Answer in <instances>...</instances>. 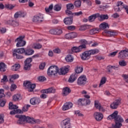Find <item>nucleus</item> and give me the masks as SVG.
Returning a JSON list of instances; mask_svg holds the SVG:
<instances>
[{"mask_svg":"<svg viewBox=\"0 0 128 128\" xmlns=\"http://www.w3.org/2000/svg\"><path fill=\"white\" fill-rule=\"evenodd\" d=\"M15 116L17 118H18L16 122L18 124H24V122H28L32 124H38L42 122V120L39 119L36 120L28 116H26L24 115H16Z\"/></svg>","mask_w":128,"mask_h":128,"instance_id":"1","label":"nucleus"},{"mask_svg":"<svg viewBox=\"0 0 128 128\" xmlns=\"http://www.w3.org/2000/svg\"><path fill=\"white\" fill-rule=\"evenodd\" d=\"M98 52H100V50L98 49L85 51L82 54L81 58L82 60H90L92 54H98Z\"/></svg>","mask_w":128,"mask_h":128,"instance_id":"2","label":"nucleus"},{"mask_svg":"<svg viewBox=\"0 0 128 128\" xmlns=\"http://www.w3.org/2000/svg\"><path fill=\"white\" fill-rule=\"evenodd\" d=\"M60 68L56 66H52L48 70L47 74L49 76H56L58 74Z\"/></svg>","mask_w":128,"mask_h":128,"instance_id":"3","label":"nucleus"},{"mask_svg":"<svg viewBox=\"0 0 128 128\" xmlns=\"http://www.w3.org/2000/svg\"><path fill=\"white\" fill-rule=\"evenodd\" d=\"M9 110H13L10 112V114L14 115L16 114H23L22 111L18 109V106L16 104H13L12 102H10L8 104Z\"/></svg>","mask_w":128,"mask_h":128,"instance_id":"4","label":"nucleus"},{"mask_svg":"<svg viewBox=\"0 0 128 128\" xmlns=\"http://www.w3.org/2000/svg\"><path fill=\"white\" fill-rule=\"evenodd\" d=\"M124 122V118L120 115H118L116 116L115 118V124H112V128H120V127L122 126V122Z\"/></svg>","mask_w":128,"mask_h":128,"instance_id":"5","label":"nucleus"},{"mask_svg":"<svg viewBox=\"0 0 128 128\" xmlns=\"http://www.w3.org/2000/svg\"><path fill=\"white\" fill-rule=\"evenodd\" d=\"M62 128H72L70 118L64 119L61 122Z\"/></svg>","mask_w":128,"mask_h":128,"instance_id":"6","label":"nucleus"},{"mask_svg":"<svg viewBox=\"0 0 128 128\" xmlns=\"http://www.w3.org/2000/svg\"><path fill=\"white\" fill-rule=\"evenodd\" d=\"M24 36H20L15 40V42H18L16 44L17 48L26 46V42L24 40Z\"/></svg>","mask_w":128,"mask_h":128,"instance_id":"7","label":"nucleus"},{"mask_svg":"<svg viewBox=\"0 0 128 128\" xmlns=\"http://www.w3.org/2000/svg\"><path fill=\"white\" fill-rule=\"evenodd\" d=\"M32 62V58H27L26 60L24 61V70H30V68L32 67V64H30V62Z\"/></svg>","mask_w":128,"mask_h":128,"instance_id":"8","label":"nucleus"},{"mask_svg":"<svg viewBox=\"0 0 128 128\" xmlns=\"http://www.w3.org/2000/svg\"><path fill=\"white\" fill-rule=\"evenodd\" d=\"M44 20V14H39L33 17L32 21L34 22H42Z\"/></svg>","mask_w":128,"mask_h":128,"instance_id":"9","label":"nucleus"},{"mask_svg":"<svg viewBox=\"0 0 128 128\" xmlns=\"http://www.w3.org/2000/svg\"><path fill=\"white\" fill-rule=\"evenodd\" d=\"M78 86H84L86 84V76L84 75L80 76L77 80Z\"/></svg>","mask_w":128,"mask_h":128,"instance_id":"10","label":"nucleus"},{"mask_svg":"<svg viewBox=\"0 0 128 128\" xmlns=\"http://www.w3.org/2000/svg\"><path fill=\"white\" fill-rule=\"evenodd\" d=\"M128 56V50H121L118 55V58L120 60H124Z\"/></svg>","mask_w":128,"mask_h":128,"instance_id":"11","label":"nucleus"},{"mask_svg":"<svg viewBox=\"0 0 128 128\" xmlns=\"http://www.w3.org/2000/svg\"><path fill=\"white\" fill-rule=\"evenodd\" d=\"M86 48L84 45H80L79 46H73L71 48V50L72 52H82L84 48Z\"/></svg>","mask_w":128,"mask_h":128,"instance_id":"12","label":"nucleus"},{"mask_svg":"<svg viewBox=\"0 0 128 128\" xmlns=\"http://www.w3.org/2000/svg\"><path fill=\"white\" fill-rule=\"evenodd\" d=\"M30 104L32 106H38L40 104V99L38 98H32L30 100Z\"/></svg>","mask_w":128,"mask_h":128,"instance_id":"13","label":"nucleus"},{"mask_svg":"<svg viewBox=\"0 0 128 128\" xmlns=\"http://www.w3.org/2000/svg\"><path fill=\"white\" fill-rule=\"evenodd\" d=\"M50 32L52 34H57L58 36H60V34H62V30L60 28L52 29L50 30Z\"/></svg>","mask_w":128,"mask_h":128,"instance_id":"14","label":"nucleus"},{"mask_svg":"<svg viewBox=\"0 0 128 128\" xmlns=\"http://www.w3.org/2000/svg\"><path fill=\"white\" fill-rule=\"evenodd\" d=\"M100 18V14L97 13L91 15L88 18V20L90 22H94L96 18Z\"/></svg>","mask_w":128,"mask_h":128,"instance_id":"15","label":"nucleus"},{"mask_svg":"<svg viewBox=\"0 0 128 128\" xmlns=\"http://www.w3.org/2000/svg\"><path fill=\"white\" fill-rule=\"evenodd\" d=\"M94 117L95 118L96 120L100 122V120H102V119L104 118V115L100 112H95L94 113Z\"/></svg>","mask_w":128,"mask_h":128,"instance_id":"16","label":"nucleus"},{"mask_svg":"<svg viewBox=\"0 0 128 128\" xmlns=\"http://www.w3.org/2000/svg\"><path fill=\"white\" fill-rule=\"evenodd\" d=\"M42 94H54L56 92V90L52 88H50L47 89L42 90H41Z\"/></svg>","mask_w":128,"mask_h":128,"instance_id":"17","label":"nucleus"},{"mask_svg":"<svg viewBox=\"0 0 128 128\" xmlns=\"http://www.w3.org/2000/svg\"><path fill=\"white\" fill-rule=\"evenodd\" d=\"M122 6L124 5V2H117V5L114 6V9L115 12H120V10H122Z\"/></svg>","mask_w":128,"mask_h":128,"instance_id":"18","label":"nucleus"},{"mask_svg":"<svg viewBox=\"0 0 128 128\" xmlns=\"http://www.w3.org/2000/svg\"><path fill=\"white\" fill-rule=\"evenodd\" d=\"M24 16H26V13L21 11L16 12L14 15L15 18H24Z\"/></svg>","mask_w":128,"mask_h":128,"instance_id":"19","label":"nucleus"},{"mask_svg":"<svg viewBox=\"0 0 128 128\" xmlns=\"http://www.w3.org/2000/svg\"><path fill=\"white\" fill-rule=\"evenodd\" d=\"M7 24H12V26L14 28H16V26H20V22H18L14 20H8L7 22Z\"/></svg>","mask_w":128,"mask_h":128,"instance_id":"20","label":"nucleus"},{"mask_svg":"<svg viewBox=\"0 0 128 128\" xmlns=\"http://www.w3.org/2000/svg\"><path fill=\"white\" fill-rule=\"evenodd\" d=\"M64 22L65 24L70 26L72 24V17H66L64 20Z\"/></svg>","mask_w":128,"mask_h":128,"instance_id":"21","label":"nucleus"},{"mask_svg":"<svg viewBox=\"0 0 128 128\" xmlns=\"http://www.w3.org/2000/svg\"><path fill=\"white\" fill-rule=\"evenodd\" d=\"M76 78H78V74L76 73H74L70 76L68 82H74V80H76Z\"/></svg>","mask_w":128,"mask_h":128,"instance_id":"22","label":"nucleus"},{"mask_svg":"<svg viewBox=\"0 0 128 128\" xmlns=\"http://www.w3.org/2000/svg\"><path fill=\"white\" fill-rule=\"evenodd\" d=\"M72 108V104L70 102H66L62 106V110H67L69 108Z\"/></svg>","mask_w":128,"mask_h":128,"instance_id":"23","label":"nucleus"},{"mask_svg":"<svg viewBox=\"0 0 128 128\" xmlns=\"http://www.w3.org/2000/svg\"><path fill=\"white\" fill-rule=\"evenodd\" d=\"M72 92V90L68 87H65L63 88V96H66L68 94H70Z\"/></svg>","mask_w":128,"mask_h":128,"instance_id":"24","label":"nucleus"},{"mask_svg":"<svg viewBox=\"0 0 128 128\" xmlns=\"http://www.w3.org/2000/svg\"><path fill=\"white\" fill-rule=\"evenodd\" d=\"M68 68L66 67L62 68L60 69V72L58 71V74H68Z\"/></svg>","mask_w":128,"mask_h":128,"instance_id":"25","label":"nucleus"},{"mask_svg":"<svg viewBox=\"0 0 128 128\" xmlns=\"http://www.w3.org/2000/svg\"><path fill=\"white\" fill-rule=\"evenodd\" d=\"M118 112L115 111L112 114L110 115L108 118L107 120H116V117L117 114H118Z\"/></svg>","mask_w":128,"mask_h":128,"instance_id":"26","label":"nucleus"},{"mask_svg":"<svg viewBox=\"0 0 128 128\" xmlns=\"http://www.w3.org/2000/svg\"><path fill=\"white\" fill-rule=\"evenodd\" d=\"M16 54H26V50H24V48H18V49H14V52Z\"/></svg>","mask_w":128,"mask_h":128,"instance_id":"27","label":"nucleus"},{"mask_svg":"<svg viewBox=\"0 0 128 128\" xmlns=\"http://www.w3.org/2000/svg\"><path fill=\"white\" fill-rule=\"evenodd\" d=\"M22 96H20V94H16L12 96V100L14 102H18V100H22Z\"/></svg>","mask_w":128,"mask_h":128,"instance_id":"28","label":"nucleus"},{"mask_svg":"<svg viewBox=\"0 0 128 128\" xmlns=\"http://www.w3.org/2000/svg\"><path fill=\"white\" fill-rule=\"evenodd\" d=\"M34 50L32 49H27L25 50V56H32V54H34Z\"/></svg>","mask_w":128,"mask_h":128,"instance_id":"29","label":"nucleus"},{"mask_svg":"<svg viewBox=\"0 0 128 128\" xmlns=\"http://www.w3.org/2000/svg\"><path fill=\"white\" fill-rule=\"evenodd\" d=\"M105 32L108 34V36H114L118 34L114 30L106 31Z\"/></svg>","mask_w":128,"mask_h":128,"instance_id":"30","label":"nucleus"},{"mask_svg":"<svg viewBox=\"0 0 128 128\" xmlns=\"http://www.w3.org/2000/svg\"><path fill=\"white\" fill-rule=\"evenodd\" d=\"M36 84H31L29 86V88H28V92H34V90L36 88Z\"/></svg>","mask_w":128,"mask_h":128,"instance_id":"31","label":"nucleus"},{"mask_svg":"<svg viewBox=\"0 0 128 128\" xmlns=\"http://www.w3.org/2000/svg\"><path fill=\"white\" fill-rule=\"evenodd\" d=\"M100 28L105 30V28H109L108 24L106 22L102 23L100 26Z\"/></svg>","mask_w":128,"mask_h":128,"instance_id":"32","label":"nucleus"},{"mask_svg":"<svg viewBox=\"0 0 128 128\" xmlns=\"http://www.w3.org/2000/svg\"><path fill=\"white\" fill-rule=\"evenodd\" d=\"M6 70V64L4 63H0V72H4Z\"/></svg>","mask_w":128,"mask_h":128,"instance_id":"33","label":"nucleus"},{"mask_svg":"<svg viewBox=\"0 0 128 128\" xmlns=\"http://www.w3.org/2000/svg\"><path fill=\"white\" fill-rule=\"evenodd\" d=\"M32 48L35 50H40L42 48V45L38 43H34L32 44Z\"/></svg>","mask_w":128,"mask_h":128,"instance_id":"34","label":"nucleus"},{"mask_svg":"<svg viewBox=\"0 0 128 128\" xmlns=\"http://www.w3.org/2000/svg\"><path fill=\"white\" fill-rule=\"evenodd\" d=\"M20 64H15L14 65L12 66V70L16 72L18 70H20Z\"/></svg>","mask_w":128,"mask_h":128,"instance_id":"35","label":"nucleus"},{"mask_svg":"<svg viewBox=\"0 0 128 128\" xmlns=\"http://www.w3.org/2000/svg\"><path fill=\"white\" fill-rule=\"evenodd\" d=\"M65 60L68 62H72L74 60V58H72V55H68L66 57Z\"/></svg>","mask_w":128,"mask_h":128,"instance_id":"36","label":"nucleus"},{"mask_svg":"<svg viewBox=\"0 0 128 128\" xmlns=\"http://www.w3.org/2000/svg\"><path fill=\"white\" fill-rule=\"evenodd\" d=\"M66 12V16H68L70 17H74V13H72V11H70V10H66L65 11Z\"/></svg>","mask_w":128,"mask_h":128,"instance_id":"37","label":"nucleus"},{"mask_svg":"<svg viewBox=\"0 0 128 128\" xmlns=\"http://www.w3.org/2000/svg\"><path fill=\"white\" fill-rule=\"evenodd\" d=\"M82 70H84V68L80 66H77L75 70V72L77 74H80V72H82Z\"/></svg>","mask_w":128,"mask_h":128,"instance_id":"38","label":"nucleus"},{"mask_svg":"<svg viewBox=\"0 0 128 128\" xmlns=\"http://www.w3.org/2000/svg\"><path fill=\"white\" fill-rule=\"evenodd\" d=\"M66 8L68 10H72L74 8V6L72 4H68L66 5Z\"/></svg>","mask_w":128,"mask_h":128,"instance_id":"39","label":"nucleus"},{"mask_svg":"<svg viewBox=\"0 0 128 128\" xmlns=\"http://www.w3.org/2000/svg\"><path fill=\"white\" fill-rule=\"evenodd\" d=\"M18 54V53H16V52H13V56H16V58H17V60H22V58H24V56H22L20 54Z\"/></svg>","mask_w":128,"mask_h":128,"instance_id":"40","label":"nucleus"},{"mask_svg":"<svg viewBox=\"0 0 128 128\" xmlns=\"http://www.w3.org/2000/svg\"><path fill=\"white\" fill-rule=\"evenodd\" d=\"M74 6L76 8H80L82 6V1L80 0H76L74 2Z\"/></svg>","mask_w":128,"mask_h":128,"instance_id":"41","label":"nucleus"},{"mask_svg":"<svg viewBox=\"0 0 128 128\" xmlns=\"http://www.w3.org/2000/svg\"><path fill=\"white\" fill-rule=\"evenodd\" d=\"M106 82V77H102L100 80V82L99 85V88H100L101 86H102V84H104Z\"/></svg>","mask_w":128,"mask_h":128,"instance_id":"42","label":"nucleus"},{"mask_svg":"<svg viewBox=\"0 0 128 128\" xmlns=\"http://www.w3.org/2000/svg\"><path fill=\"white\" fill-rule=\"evenodd\" d=\"M52 8H54V5L52 4H50L48 8H45V10L47 14H48L50 10H52Z\"/></svg>","mask_w":128,"mask_h":128,"instance_id":"43","label":"nucleus"},{"mask_svg":"<svg viewBox=\"0 0 128 128\" xmlns=\"http://www.w3.org/2000/svg\"><path fill=\"white\" fill-rule=\"evenodd\" d=\"M86 104V99H79L78 100V104L79 106H84Z\"/></svg>","mask_w":128,"mask_h":128,"instance_id":"44","label":"nucleus"},{"mask_svg":"<svg viewBox=\"0 0 128 128\" xmlns=\"http://www.w3.org/2000/svg\"><path fill=\"white\" fill-rule=\"evenodd\" d=\"M88 28H90V26L84 25L80 26V30H88Z\"/></svg>","mask_w":128,"mask_h":128,"instance_id":"45","label":"nucleus"},{"mask_svg":"<svg viewBox=\"0 0 128 128\" xmlns=\"http://www.w3.org/2000/svg\"><path fill=\"white\" fill-rule=\"evenodd\" d=\"M54 10L56 12H60L62 10V6L60 4H56L54 6Z\"/></svg>","mask_w":128,"mask_h":128,"instance_id":"46","label":"nucleus"},{"mask_svg":"<svg viewBox=\"0 0 128 128\" xmlns=\"http://www.w3.org/2000/svg\"><path fill=\"white\" fill-rule=\"evenodd\" d=\"M14 8V6L12 4H5V8H7V10H12Z\"/></svg>","mask_w":128,"mask_h":128,"instance_id":"47","label":"nucleus"},{"mask_svg":"<svg viewBox=\"0 0 128 128\" xmlns=\"http://www.w3.org/2000/svg\"><path fill=\"white\" fill-rule=\"evenodd\" d=\"M32 82L30 81H26L24 82L23 86H25V88H30V84Z\"/></svg>","mask_w":128,"mask_h":128,"instance_id":"48","label":"nucleus"},{"mask_svg":"<svg viewBox=\"0 0 128 128\" xmlns=\"http://www.w3.org/2000/svg\"><path fill=\"white\" fill-rule=\"evenodd\" d=\"M110 108H112V110H116L118 106L114 102H113L110 106Z\"/></svg>","mask_w":128,"mask_h":128,"instance_id":"49","label":"nucleus"},{"mask_svg":"<svg viewBox=\"0 0 128 128\" xmlns=\"http://www.w3.org/2000/svg\"><path fill=\"white\" fill-rule=\"evenodd\" d=\"M114 102L118 106L122 104V98H118Z\"/></svg>","mask_w":128,"mask_h":128,"instance_id":"50","label":"nucleus"},{"mask_svg":"<svg viewBox=\"0 0 128 128\" xmlns=\"http://www.w3.org/2000/svg\"><path fill=\"white\" fill-rule=\"evenodd\" d=\"M94 106L96 108H98L102 106V104L98 101L95 100L94 101Z\"/></svg>","mask_w":128,"mask_h":128,"instance_id":"51","label":"nucleus"},{"mask_svg":"<svg viewBox=\"0 0 128 128\" xmlns=\"http://www.w3.org/2000/svg\"><path fill=\"white\" fill-rule=\"evenodd\" d=\"M4 92V89H0V98H2L6 96Z\"/></svg>","mask_w":128,"mask_h":128,"instance_id":"52","label":"nucleus"},{"mask_svg":"<svg viewBox=\"0 0 128 128\" xmlns=\"http://www.w3.org/2000/svg\"><path fill=\"white\" fill-rule=\"evenodd\" d=\"M8 82V76L6 75H4L3 76V78L1 80L2 82Z\"/></svg>","mask_w":128,"mask_h":128,"instance_id":"53","label":"nucleus"},{"mask_svg":"<svg viewBox=\"0 0 128 128\" xmlns=\"http://www.w3.org/2000/svg\"><path fill=\"white\" fill-rule=\"evenodd\" d=\"M80 42L82 44L81 46H84L85 48H86V44H88V41H86V40H80Z\"/></svg>","mask_w":128,"mask_h":128,"instance_id":"54","label":"nucleus"},{"mask_svg":"<svg viewBox=\"0 0 128 128\" xmlns=\"http://www.w3.org/2000/svg\"><path fill=\"white\" fill-rule=\"evenodd\" d=\"M28 108H30V105L27 104L24 106L22 108V112H28Z\"/></svg>","mask_w":128,"mask_h":128,"instance_id":"55","label":"nucleus"},{"mask_svg":"<svg viewBox=\"0 0 128 128\" xmlns=\"http://www.w3.org/2000/svg\"><path fill=\"white\" fill-rule=\"evenodd\" d=\"M70 34L71 36V40H72V38H76V36H78V34H76V32H70Z\"/></svg>","mask_w":128,"mask_h":128,"instance_id":"56","label":"nucleus"},{"mask_svg":"<svg viewBox=\"0 0 128 128\" xmlns=\"http://www.w3.org/2000/svg\"><path fill=\"white\" fill-rule=\"evenodd\" d=\"M119 64L121 66H126V62L124 60L119 62Z\"/></svg>","mask_w":128,"mask_h":128,"instance_id":"57","label":"nucleus"},{"mask_svg":"<svg viewBox=\"0 0 128 128\" xmlns=\"http://www.w3.org/2000/svg\"><path fill=\"white\" fill-rule=\"evenodd\" d=\"M102 20H108V15H100V16Z\"/></svg>","mask_w":128,"mask_h":128,"instance_id":"58","label":"nucleus"},{"mask_svg":"<svg viewBox=\"0 0 128 128\" xmlns=\"http://www.w3.org/2000/svg\"><path fill=\"white\" fill-rule=\"evenodd\" d=\"M38 80L40 82H44V80H46V78L44 76H39Z\"/></svg>","mask_w":128,"mask_h":128,"instance_id":"59","label":"nucleus"},{"mask_svg":"<svg viewBox=\"0 0 128 128\" xmlns=\"http://www.w3.org/2000/svg\"><path fill=\"white\" fill-rule=\"evenodd\" d=\"M64 38L66 40H72V37L70 36V33H68L64 36Z\"/></svg>","mask_w":128,"mask_h":128,"instance_id":"60","label":"nucleus"},{"mask_svg":"<svg viewBox=\"0 0 128 128\" xmlns=\"http://www.w3.org/2000/svg\"><path fill=\"white\" fill-rule=\"evenodd\" d=\"M46 66V62H42L41 63L39 66L40 70H44V67Z\"/></svg>","mask_w":128,"mask_h":128,"instance_id":"61","label":"nucleus"},{"mask_svg":"<svg viewBox=\"0 0 128 128\" xmlns=\"http://www.w3.org/2000/svg\"><path fill=\"white\" fill-rule=\"evenodd\" d=\"M6 102L5 100H0V106L4 108L6 104Z\"/></svg>","mask_w":128,"mask_h":128,"instance_id":"62","label":"nucleus"},{"mask_svg":"<svg viewBox=\"0 0 128 128\" xmlns=\"http://www.w3.org/2000/svg\"><path fill=\"white\" fill-rule=\"evenodd\" d=\"M100 8L101 10H106V9L108 8V6L106 5V6H100Z\"/></svg>","mask_w":128,"mask_h":128,"instance_id":"63","label":"nucleus"},{"mask_svg":"<svg viewBox=\"0 0 128 128\" xmlns=\"http://www.w3.org/2000/svg\"><path fill=\"white\" fill-rule=\"evenodd\" d=\"M16 85L14 84L11 85V86H10V91L11 92H14V90H16Z\"/></svg>","mask_w":128,"mask_h":128,"instance_id":"64","label":"nucleus"}]
</instances>
